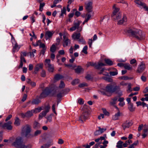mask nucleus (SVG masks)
I'll use <instances>...</instances> for the list:
<instances>
[{"mask_svg":"<svg viewBox=\"0 0 148 148\" xmlns=\"http://www.w3.org/2000/svg\"><path fill=\"white\" fill-rule=\"evenodd\" d=\"M40 48H42V49L40 51V54H42L43 55H44L45 54V52L47 49V47H46L45 44H41L40 45Z\"/></svg>","mask_w":148,"mask_h":148,"instance_id":"17","label":"nucleus"},{"mask_svg":"<svg viewBox=\"0 0 148 148\" xmlns=\"http://www.w3.org/2000/svg\"><path fill=\"white\" fill-rule=\"evenodd\" d=\"M78 41L79 42V43H81L83 44H85L86 43V42L82 38H81L78 39Z\"/></svg>","mask_w":148,"mask_h":148,"instance_id":"48","label":"nucleus"},{"mask_svg":"<svg viewBox=\"0 0 148 148\" xmlns=\"http://www.w3.org/2000/svg\"><path fill=\"white\" fill-rule=\"evenodd\" d=\"M128 108L129 110L131 112L134 111L135 110V108L133 107L132 103H130L129 104Z\"/></svg>","mask_w":148,"mask_h":148,"instance_id":"27","label":"nucleus"},{"mask_svg":"<svg viewBox=\"0 0 148 148\" xmlns=\"http://www.w3.org/2000/svg\"><path fill=\"white\" fill-rule=\"evenodd\" d=\"M88 49V47L87 46H85L83 49L82 51V53H84L85 54H87L88 53L87 52V50Z\"/></svg>","mask_w":148,"mask_h":148,"instance_id":"45","label":"nucleus"},{"mask_svg":"<svg viewBox=\"0 0 148 148\" xmlns=\"http://www.w3.org/2000/svg\"><path fill=\"white\" fill-rule=\"evenodd\" d=\"M20 61H21L22 62H24L25 63H26V60L25 59V58L21 55V56H20Z\"/></svg>","mask_w":148,"mask_h":148,"instance_id":"60","label":"nucleus"},{"mask_svg":"<svg viewBox=\"0 0 148 148\" xmlns=\"http://www.w3.org/2000/svg\"><path fill=\"white\" fill-rule=\"evenodd\" d=\"M89 113L87 110L83 111L82 114L79 116V121L81 123H83L88 119Z\"/></svg>","mask_w":148,"mask_h":148,"instance_id":"4","label":"nucleus"},{"mask_svg":"<svg viewBox=\"0 0 148 148\" xmlns=\"http://www.w3.org/2000/svg\"><path fill=\"white\" fill-rule=\"evenodd\" d=\"M133 124V123L131 121L127 120L122 125V126L123 130H125L126 128H128Z\"/></svg>","mask_w":148,"mask_h":148,"instance_id":"11","label":"nucleus"},{"mask_svg":"<svg viewBox=\"0 0 148 148\" xmlns=\"http://www.w3.org/2000/svg\"><path fill=\"white\" fill-rule=\"evenodd\" d=\"M110 75L112 76L116 75L118 74L117 71L116 70L115 71H110L109 73Z\"/></svg>","mask_w":148,"mask_h":148,"instance_id":"49","label":"nucleus"},{"mask_svg":"<svg viewBox=\"0 0 148 148\" xmlns=\"http://www.w3.org/2000/svg\"><path fill=\"white\" fill-rule=\"evenodd\" d=\"M105 65V64L104 63L101 62H98L97 64H96L95 65V69H100L102 67Z\"/></svg>","mask_w":148,"mask_h":148,"instance_id":"22","label":"nucleus"},{"mask_svg":"<svg viewBox=\"0 0 148 148\" xmlns=\"http://www.w3.org/2000/svg\"><path fill=\"white\" fill-rule=\"evenodd\" d=\"M12 145L16 148H31L32 146L30 145H26L23 143V140L21 137L16 138Z\"/></svg>","mask_w":148,"mask_h":148,"instance_id":"2","label":"nucleus"},{"mask_svg":"<svg viewBox=\"0 0 148 148\" xmlns=\"http://www.w3.org/2000/svg\"><path fill=\"white\" fill-rule=\"evenodd\" d=\"M43 64L42 63H40L37 64L34 68V73L37 74L40 69H42L43 68Z\"/></svg>","mask_w":148,"mask_h":148,"instance_id":"12","label":"nucleus"},{"mask_svg":"<svg viewBox=\"0 0 148 148\" xmlns=\"http://www.w3.org/2000/svg\"><path fill=\"white\" fill-rule=\"evenodd\" d=\"M50 108V107L49 105H48L45 107V110L39 114L38 116L39 120H40L43 116L46 115L47 113L49 112Z\"/></svg>","mask_w":148,"mask_h":148,"instance_id":"9","label":"nucleus"},{"mask_svg":"<svg viewBox=\"0 0 148 148\" xmlns=\"http://www.w3.org/2000/svg\"><path fill=\"white\" fill-rule=\"evenodd\" d=\"M51 64V60L50 59H46L45 61V65L46 67Z\"/></svg>","mask_w":148,"mask_h":148,"instance_id":"33","label":"nucleus"},{"mask_svg":"<svg viewBox=\"0 0 148 148\" xmlns=\"http://www.w3.org/2000/svg\"><path fill=\"white\" fill-rule=\"evenodd\" d=\"M104 61L106 64L109 66H111L113 64L112 62L109 59L105 58Z\"/></svg>","mask_w":148,"mask_h":148,"instance_id":"31","label":"nucleus"},{"mask_svg":"<svg viewBox=\"0 0 148 148\" xmlns=\"http://www.w3.org/2000/svg\"><path fill=\"white\" fill-rule=\"evenodd\" d=\"M27 97V95L25 94L24 95L21 100V101L23 102H24L26 99Z\"/></svg>","mask_w":148,"mask_h":148,"instance_id":"63","label":"nucleus"},{"mask_svg":"<svg viewBox=\"0 0 148 148\" xmlns=\"http://www.w3.org/2000/svg\"><path fill=\"white\" fill-rule=\"evenodd\" d=\"M127 32L130 36L139 40H141L144 38V36L142 31L139 29L134 28H130L127 30Z\"/></svg>","mask_w":148,"mask_h":148,"instance_id":"1","label":"nucleus"},{"mask_svg":"<svg viewBox=\"0 0 148 148\" xmlns=\"http://www.w3.org/2000/svg\"><path fill=\"white\" fill-rule=\"evenodd\" d=\"M41 101L38 99H34L31 102V103L32 104H38L39 103H40Z\"/></svg>","mask_w":148,"mask_h":148,"instance_id":"29","label":"nucleus"},{"mask_svg":"<svg viewBox=\"0 0 148 148\" xmlns=\"http://www.w3.org/2000/svg\"><path fill=\"white\" fill-rule=\"evenodd\" d=\"M52 92V90L50 87H46L42 90L38 98L40 99H44L48 96Z\"/></svg>","mask_w":148,"mask_h":148,"instance_id":"3","label":"nucleus"},{"mask_svg":"<svg viewBox=\"0 0 148 148\" xmlns=\"http://www.w3.org/2000/svg\"><path fill=\"white\" fill-rule=\"evenodd\" d=\"M61 92H60L57 95V96L58 98H60L62 97V94L64 92V90H63Z\"/></svg>","mask_w":148,"mask_h":148,"instance_id":"59","label":"nucleus"},{"mask_svg":"<svg viewBox=\"0 0 148 148\" xmlns=\"http://www.w3.org/2000/svg\"><path fill=\"white\" fill-rule=\"evenodd\" d=\"M21 123V120L18 117H16L15 119L14 125L16 126H19Z\"/></svg>","mask_w":148,"mask_h":148,"instance_id":"23","label":"nucleus"},{"mask_svg":"<svg viewBox=\"0 0 148 148\" xmlns=\"http://www.w3.org/2000/svg\"><path fill=\"white\" fill-rule=\"evenodd\" d=\"M144 132L145 133L148 132V125H145V128L144 129Z\"/></svg>","mask_w":148,"mask_h":148,"instance_id":"64","label":"nucleus"},{"mask_svg":"<svg viewBox=\"0 0 148 148\" xmlns=\"http://www.w3.org/2000/svg\"><path fill=\"white\" fill-rule=\"evenodd\" d=\"M123 142L122 141L119 140L117 143L116 146L117 148H123Z\"/></svg>","mask_w":148,"mask_h":148,"instance_id":"30","label":"nucleus"},{"mask_svg":"<svg viewBox=\"0 0 148 148\" xmlns=\"http://www.w3.org/2000/svg\"><path fill=\"white\" fill-rule=\"evenodd\" d=\"M93 14L91 13L90 12H88L86 14L87 16V18H85L87 21H88L90 19L92 15H93Z\"/></svg>","mask_w":148,"mask_h":148,"instance_id":"39","label":"nucleus"},{"mask_svg":"<svg viewBox=\"0 0 148 148\" xmlns=\"http://www.w3.org/2000/svg\"><path fill=\"white\" fill-rule=\"evenodd\" d=\"M113 7L114 10L113 12L112 15V16H115L119 12H118L119 10V8H116V5L115 4L114 5Z\"/></svg>","mask_w":148,"mask_h":148,"instance_id":"20","label":"nucleus"},{"mask_svg":"<svg viewBox=\"0 0 148 148\" xmlns=\"http://www.w3.org/2000/svg\"><path fill=\"white\" fill-rule=\"evenodd\" d=\"M51 145L49 143H47L45 144L44 145L41 147V148H48Z\"/></svg>","mask_w":148,"mask_h":148,"instance_id":"47","label":"nucleus"},{"mask_svg":"<svg viewBox=\"0 0 148 148\" xmlns=\"http://www.w3.org/2000/svg\"><path fill=\"white\" fill-rule=\"evenodd\" d=\"M40 127V124L38 122L35 121L34 122L33 127L34 129H38Z\"/></svg>","mask_w":148,"mask_h":148,"instance_id":"26","label":"nucleus"},{"mask_svg":"<svg viewBox=\"0 0 148 148\" xmlns=\"http://www.w3.org/2000/svg\"><path fill=\"white\" fill-rule=\"evenodd\" d=\"M65 86V84H64V83L63 81H61L59 86V88H64Z\"/></svg>","mask_w":148,"mask_h":148,"instance_id":"51","label":"nucleus"},{"mask_svg":"<svg viewBox=\"0 0 148 148\" xmlns=\"http://www.w3.org/2000/svg\"><path fill=\"white\" fill-rule=\"evenodd\" d=\"M122 14L120 13L119 12L115 16H112L114 20H118L121 18Z\"/></svg>","mask_w":148,"mask_h":148,"instance_id":"28","label":"nucleus"},{"mask_svg":"<svg viewBox=\"0 0 148 148\" xmlns=\"http://www.w3.org/2000/svg\"><path fill=\"white\" fill-rule=\"evenodd\" d=\"M80 36V34L79 33H74L73 34L72 37V38L74 40H78Z\"/></svg>","mask_w":148,"mask_h":148,"instance_id":"19","label":"nucleus"},{"mask_svg":"<svg viewBox=\"0 0 148 148\" xmlns=\"http://www.w3.org/2000/svg\"><path fill=\"white\" fill-rule=\"evenodd\" d=\"M42 44H44V43H42L41 40H38L37 41L35 44H33V45L35 47H37L39 46V47H40V45Z\"/></svg>","mask_w":148,"mask_h":148,"instance_id":"44","label":"nucleus"},{"mask_svg":"<svg viewBox=\"0 0 148 148\" xmlns=\"http://www.w3.org/2000/svg\"><path fill=\"white\" fill-rule=\"evenodd\" d=\"M66 12V8L64 7L61 10V13L60 14V16H62L63 14H65Z\"/></svg>","mask_w":148,"mask_h":148,"instance_id":"53","label":"nucleus"},{"mask_svg":"<svg viewBox=\"0 0 148 148\" xmlns=\"http://www.w3.org/2000/svg\"><path fill=\"white\" fill-rule=\"evenodd\" d=\"M127 21V19L126 16L125 15H124L122 19L118 21L117 24L119 25H121L124 22H126Z\"/></svg>","mask_w":148,"mask_h":148,"instance_id":"18","label":"nucleus"},{"mask_svg":"<svg viewBox=\"0 0 148 148\" xmlns=\"http://www.w3.org/2000/svg\"><path fill=\"white\" fill-rule=\"evenodd\" d=\"M46 68H48V70L49 72L53 73V72L54 67L53 64H51L47 67Z\"/></svg>","mask_w":148,"mask_h":148,"instance_id":"24","label":"nucleus"},{"mask_svg":"<svg viewBox=\"0 0 148 148\" xmlns=\"http://www.w3.org/2000/svg\"><path fill=\"white\" fill-rule=\"evenodd\" d=\"M99 130L100 132V133L101 134L103 133L106 130V128L105 127L101 128L99 127H98Z\"/></svg>","mask_w":148,"mask_h":148,"instance_id":"50","label":"nucleus"},{"mask_svg":"<svg viewBox=\"0 0 148 148\" xmlns=\"http://www.w3.org/2000/svg\"><path fill=\"white\" fill-rule=\"evenodd\" d=\"M119 89L116 90L115 92L116 94H118L120 96H122L123 95L122 92L120 90V88L118 86Z\"/></svg>","mask_w":148,"mask_h":148,"instance_id":"46","label":"nucleus"},{"mask_svg":"<svg viewBox=\"0 0 148 148\" xmlns=\"http://www.w3.org/2000/svg\"><path fill=\"white\" fill-rule=\"evenodd\" d=\"M120 116V113L119 111L114 115L113 116L112 119L114 120H117L118 119L119 117Z\"/></svg>","mask_w":148,"mask_h":148,"instance_id":"35","label":"nucleus"},{"mask_svg":"<svg viewBox=\"0 0 148 148\" xmlns=\"http://www.w3.org/2000/svg\"><path fill=\"white\" fill-rule=\"evenodd\" d=\"M88 86L87 84L86 83H83L80 84L78 85V87L79 88H82L85 86Z\"/></svg>","mask_w":148,"mask_h":148,"instance_id":"52","label":"nucleus"},{"mask_svg":"<svg viewBox=\"0 0 148 148\" xmlns=\"http://www.w3.org/2000/svg\"><path fill=\"white\" fill-rule=\"evenodd\" d=\"M41 133V131L40 130H37L34 133V136H36L40 134Z\"/></svg>","mask_w":148,"mask_h":148,"instance_id":"56","label":"nucleus"},{"mask_svg":"<svg viewBox=\"0 0 148 148\" xmlns=\"http://www.w3.org/2000/svg\"><path fill=\"white\" fill-rule=\"evenodd\" d=\"M46 76V72L44 70H42L41 72V76L42 77H45Z\"/></svg>","mask_w":148,"mask_h":148,"instance_id":"55","label":"nucleus"},{"mask_svg":"<svg viewBox=\"0 0 148 148\" xmlns=\"http://www.w3.org/2000/svg\"><path fill=\"white\" fill-rule=\"evenodd\" d=\"M95 144V143L94 141H92L89 143V145L88 144L86 145H84L83 146L86 148H90L91 146Z\"/></svg>","mask_w":148,"mask_h":148,"instance_id":"32","label":"nucleus"},{"mask_svg":"<svg viewBox=\"0 0 148 148\" xmlns=\"http://www.w3.org/2000/svg\"><path fill=\"white\" fill-rule=\"evenodd\" d=\"M12 44L14 45L12 49V51L14 53L16 51H18V50L19 47H18V44L14 39L12 42Z\"/></svg>","mask_w":148,"mask_h":148,"instance_id":"15","label":"nucleus"},{"mask_svg":"<svg viewBox=\"0 0 148 148\" xmlns=\"http://www.w3.org/2000/svg\"><path fill=\"white\" fill-rule=\"evenodd\" d=\"M134 2L136 4L138 5V6L142 7L145 10L148 12V7L143 2V0H135Z\"/></svg>","mask_w":148,"mask_h":148,"instance_id":"7","label":"nucleus"},{"mask_svg":"<svg viewBox=\"0 0 148 148\" xmlns=\"http://www.w3.org/2000/svg\"><path fill=\"white\" fill-rule=\"evenodd\" d=\"M118 89V86H114L111 84L108 85L106 87V91L111 93L115 92Z\"/></svg>","mask_w":148,"mask_h":148,"instance_id":"5","label":"nucleus"},{"mask_svg":"<svg viewBox=\"0 0 148 148\" xmlns=\"http://www.w3.org/2000/svg\"><path fill=\"white\" fill-rule=\"evenodd\" d=\"M79 82V80L78 79H75L73 80L71 82V84L74 86L78 84Z\"/></svg>","mask_w":148,"mask_h":148,"instance_id":"36","label":"nucleus"},{"mask_svg":"<svg viewBox=\"0 0 148 148\" xmlns=\"http://www.w3.org/2000/svg\"><path fill=\"white\" fill-rule=\"evenodd\" d=\"M34 112L33 111V110H29L27 111L26 112V115L27 116V118H30L33 115V113H34Z\"/></svg>","mask_w":148,"mask_h":148,"instance_id":"25","label":"nucleus"},{"mask_svg":"<svg viewBox=\"0 0 148 148\" xmlns=\"http://www.w3.org/2000/svg\"><path fill=\"white\" fill-rule=\"evenodd\" d=\"M78 103L80 105L83 104L84 103V101L83 99L81 98H79L78 99Z\"/></svg>","mask_w":148,"mask_h":148,"instance_id":"62","label":"nucleus"},{"mask_svg":"<svg viewBox=\"0 0 148 148\" xmlns=\"http://www.w3.org/2000/svg\"><path fill=\"white\" fill-rule=\"evenodd\" d=\"M102 110L103 113L105 115L108 116L109 115V113L106 111L105 109L102 108Z\"/></svg>","mask_w":148,"mask_h":148,"instance_id":"61","label":"nucleus"},{"mask_svg":"<svg viewBox=\"0 0 148 148\" xmlns=\"http://www.w3.org/2000/svg\"><path fill=\"white\" fill-rule=\"evenodd\" d=\"M92 39H89L88 42V43L89 45V47L90 48L92 47Z\"/></svg>","mask_w":148,"mask_h":148,"instance_id":"58","label":"nucleus"},{"mask_svg":"<svg viewBox=\"0 0 148 148\" xmlns=\"http://www.w3.org/2000/svg\"><path fill=\"white\" fill-rule=\"evenodd\" d=\"M32 131L31 126L28 124H26L23 126L22 129V133L25 135L30 133Z\"/></svg>","mask_w":148,"mask_h":148,"instance_id":"6","label":"nucleus"},{"mask_svg":"<svg viewBox=\"0 0 148 148\" xmlns=\"http://www.w3.org/2000/svg\"><path fill=\"white\" fill-rule=\"evenodd\" d=\"M96 64V63H94L93 62H88L87 64H86V66L87 67H88L89 66H95V64Z\"/></svg>","mask_w":148,"mask_h":148,"instance_id":"57","label":"nucleus"},{"mask_svg":"<svg viewBox=\"0 0 148 148\" xmlns=\"http://www.w3.org/2000/svg\"><path fill=\"white\" fill-rule=\"evenodd\" d=\"M54 32L53 31H47L45 32V37L46 40H47L51 37L53 34Z\"/></svg>","mask_w":148,"mask_h":148,"instance_id":"14","label":"nucleus"},{"mask_svg":"<svg viewBox=\"0 0 148 148\" xmlns=\"http://www.w3.org/2000/svg\"><path fill=\"white\" fill-rule=\"evenodd\" d=\"M12 122L9 121L7 123H5L3 125H1V127L4 129H7L9 130H12V127L11 125Z\"/></svg>","mask_w":148,"mask_h":148,"instance_id":"10","label":"nucleus"},{"mask_svg":"<svg viewBox=\"0 0 148 148\" xmlns=\"http://www.w3.org/2000/svg\"><path fill=\"white\" fill-rule=\"evenodd\" d=\"M117 99L118 97H116L112 99L110 102V105L113 106H114L116 103Z\"/></svg>","mask_w":148,"mask_h":148,"instance_id":"21","label":"nucleus"},{"mask_svg":"<svg viewBox=\"0 0 148 148\" xmlns=\"http://www.w3.org/2000/svg\"><path fill=\"white\" fill-rule=\"evenodd\" d=\"M85 8L88 12H90L92 14H93L92 12V3L91 1H89L87 3H85Z\"/></svg>","mask_w":148,"mask_h":148,"instance_id":"8","label":"nucleus"},{"mask_svg":"<svg viewBox=\"0 0 148 148\" xmlns=\"http://www.w3.org/2000/svg\"><path fill=\"white\" fill-rule=\"evenodd\" d=\"M79 25L80 23L78 21L76 22H74V26L76 28V29H77L79 28Z\"/></svg>","mask_w":148,"mask_h":148,"instance_id":"54","label":"nucleus"},{"mask_svg":"<svg viewBox=\"0 0 148 148\" xmlns=\"http://www.w3.org/2000/svg\"><path fill=\"white\" fill-rule=\"evenodd\" d=\"M53 116V114H51L47 116V122L49 121L50 122H51L52 120V116Z\"/></svg>","mask_w":148,"mask_h":148,"instance_id":"42","label":"nucleus"},{"mask_svg":"<svg viewBox=\"0 0 148 148\" xmlns=\"http://www.w3.org/2000/svg\"><path fill=\"white\" fill-rule=\"evenodd\" d=\"M42 108L39 107L37 108H36L34 110H32L34 113H37L39 112L42 110Z\"/></svg>","mask_w":148,"mask_h":148,"instance_id":"41","label":"nucleus"},{"mask_svg":"<svg viewBox=\"0 0 148 148\" xmlns=\"http://www.w3.org/2000/svg\"><path fill=\"white\" fill-rule=\"evenodd\" d=\"M63 77L62 75L59 74L56 75L54 77L55 79L57 80L60 79H62Z\"/></svg>","mask_w":148,"mask_h":148,"instance_id":"38","label":"nucleus"},{"mask_svg":"<svg viewBox=\"0 0 148 148\" xmlns=\"http://www.w3.org/2000/svg\"><path fill=\"white\" fill-rule=\"evenodd\" d=\"M145 69V64L141 63L138 67L137 71L139 73H141Z\"/></svg>","mask_w":148,"mask_h":148,"instance_id":"16","label":"nucleus"},{"mask_svg":"<svg viewBox=\"0 0 148 148\" xmlns=\"http://www.w3.org/2000/svg\"><path fill=\"white\" fill-rule=\"evenodd\" d=\"M25 137L27 138H31L34 137V134L29 133L25 135Z\"/></svg>","mask_w":148,"mask_h":148,"instance_id":"40","label":"nucleus"},{"mask_svg":"<svg viewBox=\"0 0 148 148\" xmlns=\"http://www.w3.org/2000/svg\"><path fill=\"white\" fill-rule=\"evenodd\" d=\"M124 68L125 69L128 70H130L132 69V67L129 64H125Z\"/></svg>","mask_w":148,"mask_h":148,"instance_id":"43","label":"nucleus"},{"mask_svg":"<svg viewBox=\"0 0 148 148\" xmlns=\"http://www.w3.org/2000/svg\"><path fill=\"white\" fill-rule=\"evenodd\" d=\"M56 50V46L54 44H53L50 48V51L52 53L54 52Z\"/></svg>","mask_w":148,"mask_h":148,"instance_id":"37","label":"nucleus"},{"mask_svg":"<svg viewBox=\"0 0 148 148\" xmlns=\"http://www.w3.org/2000/svg\"><path fill=\"white\" fill-rule=\"evenodd\" d=\"M82 68L80 66H78L75 69V72L77 73H80L82 70Z\"/></svg>","mask_w":148,"mask_h":148,"instance_id":"34","label":"nucleus"},{"mask_svg":"<svg viewBox=\"0 0 148 148\" xmlns=\"http://www.w3.org/2000/svg\"><path fill=\"white\" fill-rule=\"evenodd\" d=\"M63 46L65 47L71 44V40L66 38L65 35L63 36Z\"/></svg>","mask_w":148,"mask_h":148,"instance_id":"13","label":"nucleus"}]
</instances>
